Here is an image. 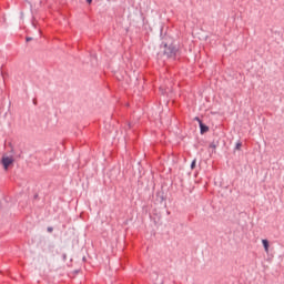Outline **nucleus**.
<instances>
[{"mask_svg":"<svg viewBox=\"0 0 284 284\" xmlns=\"http://www.w3.org/2000/svg\"><path fill=\"white\" fill-rule=\"evenodd\" d=\"M179 52V49L174 47V44H164V55L168 57V59H176V53Z\"/></svg>","mask_w":284,"mask_h":284,"instance_id":"obj_1","label":"nucleus"},{"mask_svg":"<svg viewBox=\"0 0 284 284\" xmlns=\"http://www.w3.org/2000/svg\"><path fill=\"white\" fill-rule=\"evenodd\" d=\"M13 161L14 160H12V158H10V156L2 158L1 163L4 168V170H8V168H10V165H12Z\"/></svg>","mask_w":284,"mask_h":284,"instance_id":"obj_2","label":"nucleus"},{"mask_svg":"<svg viewBox=\"0 0 284 284\" xmlns=\"http://www.w3.org/2000/svg\"><path fill=\"white\" fill-rule=\"evenodd\" d=\"M200 132L201 134H205V132H210V126L205 125L203 122H200Z\"/></svg>","mask_w":284,"mask_h":284,"instance_id":"obj_3","label":"nucleus"},{"mask_svg":"<svg viewBox=\"0 0 284 284\" xmlns=\"http://www.w3.org/2000/svg\"><path fill=\"white\" fill-rule=\"evenodd\" d=\"M262 245L264 247V252H266V254H270V241L262 240Z\"/></svg>","mask_w":284,"mask_h":284,"instance_id":"obj_4","label":"nucleus"},{"mask_svg":"<svg viewBox=\"0 0 284 284\" xmlns=\"http://www.w3.org/2000/svg\"><path fill=\"white\" fill-rule=\"evenodd\" d=\"M194 121H197L199 125H201V123H203V120L201 118H199V116H195Z\"/></svg>","mask_w":284,"mask_h":284,"instance_id":"obj_5","label":"nucleus"},{"mask_svg":"<svg viewBox=\"0 0 284 284\" xmlns=\"http://www.w3.org/2000/svg\"><path fill=\"white\" fill-rule=\"evenodd\" d=\"M242 145H243V143L237 142V143L235 144V150H241Z\"/></svg>","mask_w":284,"mask_h":284,"instance_id":"obj_6","label":"nucleus"},{"mask_svg":"<svg viewBox=\"0 0 284 284\" xmlns=\"http://www.w3.org/2000/svg\"><path fill=\"white\" fill-rule=\"evenodd\" d=\"M196 168V160H193L191 163V170H194Z\"/></svg>","mask_w":284,"mask_h":284,"instance_id":"obj_7","label":"nucleus"},{"mask_svg":"<svg viewBox=\"0 0 284 284\" xmlns=\"http://www.w3.org/2000/svg\"><path fill=\"white\" fill-rule=\"evenodd\" d=\"M53 231H54V229H53L52 226H49V227L47 229V232L52 233Z\"/></svg>","mask_w":284,"mask_h":284,"instance_id":"obj_8","label":"nucleus"},{"mask_svg":"<svg viewBox=\"0 0 284 284\" xmlns=\"http://www.w3.org/2000/svg\"><path fill=\"white\" fill-rule=\"evenodd\" d=\"M26 41H27V42L32 41V38L28 37V38L26 39Z\"/></svg>","mask_w":284,"mask_h":284,"instance_id":"obj_9","label":"nucleus"},{"mask_svg":"<svg viewBox=\"0 0 284 284\" xmlns=\"http://www.w3.org/2000/svg\"><path fill=\"white\" fill-rule=\"evenodd\" d=\"M210 148L216 149L215 144H210Z\"/></svg>","mask_w":284,"mask_h":284,"instance_id":"obj_10","label":"nucleus"},{"mask_svg":"<svg viewBox=\"0 0 284 284\" xmlns=\"http://www.w3.org/2000/svg\"><path fill=\"white\" fill-rule=\"evenodd\" d=\"M87 3H92V0H87Z\"/></svg>","mask_w":284,"mask_h":284,"instance_id":"obj_11","label":"nucleus"}]
</instances>
